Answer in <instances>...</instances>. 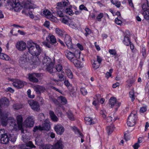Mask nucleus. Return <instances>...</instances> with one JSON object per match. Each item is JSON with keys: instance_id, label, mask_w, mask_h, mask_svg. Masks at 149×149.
Segmentation results:
<instances>
[{"instance_id": "nucleus-1", "label": "nucleus", "mask_w": 149, "mask_h": 149, "mask_svg": "<svg viewBox=\"0 0 149 149\" xmlns=\"http://www.w3.org/2000/svg\"><path fill=\"white\" fill-rule=\"evenodd\" d=\"M27 48L28 52L33 56H35L33 60L34 63L38 62L40 61L38 56L42 52V49L40 45L36 43H34L31 40H29L27 42Z\"/></svg>"}, {"instance_id": "nucleus-2", "label": "nucleus", "mask_w": 149, "mask_h": 149, "mask_svg": "<svg viewBox=\"0 0 149 149\" xmlns=\"http://www.w3.org/2000/svg\"><path fill=\"white\" fill-rule=\"evenodd\" d=\"M68 0H67L66 1L57 3L56 6L54 9L53 13L56 14L59 17H63V13L64 12L70 15H73L74 13L71 9L67 8L65 9V7L68 4Z\"/></svg>"}, {"instance_id": "nucleus-3", "label": "nucleus", "mask_w": 149, "mask_h": 149, "mask_svg": "<svg viewBox=\"0 0 149 149\" xmlns=\"http://www.w3.org/2000/svg\"><path fill=\"white\" fill-rule=\"evenodd\" d=\"M63 142L59 140L53 146L50 144H44L41 145L40 147L41 149H63Z\"/></svg>"}, {"instance_id": "nucleus-4", "label": "nucleus", "mask_w": 149, "mask_h": 149, "mask_svg": "<svg viewBox=\"0 0 149 149\" xmlns=\"http://www.w3.org/2000/svg\"><path fill=\"white\" fill-rule=\"evenodd\" d=\"M7 2L8 5L11 6L16 11H20L23 8L19 0H8Z\"/></svg>"}, {"instance_id": "nucleus-5", "label": "nucleus", "mask_w": 149, "mask_h": 149, "mask_svg": "<svg viewBox=\"0 0 149 149\" xmlns=\"http://www.w3.org/2000/svg\"><path fill=\"white\" fill-rule=\"evenodd\" d=\"M17 120V124L15 120H12L11 121L10 125L13 127L14 128H16L17 126L18 128L20 130L22 128V123H23V118L22 116L21 115H18L16 117Z\"/></svg>"}, {"instance_id": "nucleus-6", "label": "nucleus", "mask_w": 149, "mask_h": 149, "mask_svg": "<svg viewBox=\"0 0 149 149\" xmlns=\"http://www.w3.org/2000/svg\"><path fill=\"white\" fill-rule=\"evenodd\" d=\"M9 134L4 133L3 129L0 130V142L3 144H7L9 142Z\"/></svg>"}, {"instance_id": "nucleus-7", "label": "nucleus", "mask_w": 149, "mask_h": 149, "mask_svg": "<svg viewBox=\"0 0 149 149\" xmlns=\"http://www.w3.org/2000/svg\"><path fill=\"white\" fill-rule=\"evenodd\" d=\"M137 116L135 113L132 112L129 116L127 121V124L128 126L132 127L135 124Z\"/></svg>"}, {"instance_id": "nucleus-8", "label": "nucleus", "mask_w": 149, "mask_h": 149, "mask_svg": "<svg viewBox=\"0 0 149 149\" xmlns=\"http://www.w3.org/2000/svg\"><path fill=\"white\" fill-rule=\"evenodd\" d=\"M31 108L34 111H39L40 110V107L38 102L33 100H30L28 101Z\"/></svg>"}, {"instance_id": "nucleus-9", "label": "nucleus", "mask_w": 149, "mask_h": 149, "mask_svg": "<svg viewBox=\"0 0 149 149\" xmlns=\"http://www.w3.org/2000/svg\"><path fill=\"white\" fill-rule=\"evenodd\" d=\"M43 68L45 70L49 67L51 64H54L52 62L51 59L48 56H45L42 61Z\"/></svg>"}, {"instance_id": "nucleus-10", "label": "nucleus", "mask_w": 149, "mask_h": 149, "mask_svg": "<svg viewBox=\"0 0 149 149\" xmlns=\"http://www.w3.org/2000/svg\"><path fill=\"white\" fill-rule=\"evenodd\" d=\"M109 104L110 107L111 108L114 106L116 107L117 109L120 107L121 103L116 100V98L114 97H111L109 100Z\"/></svg>"}, {"instance_id": "nucleus-11", "label": "nucleus", "mask_w": 149, "mask_h": 149, "mask_svg": "<svg viewBox=\"0 0 149 149\" xmlns=\"http://www.w3.org/2000/svg\"><path fill=\"white\" fill-rule=\"evenodd\" d=\"M28 63L26 58V56L24 55L20 57L19 60V63L22 68H25Z\"/></svg>"}, {"instance_id": "nucleus-12", "label": "nucleus", "mask_w": 149, "mask_h": 149, "mask_svg": "<svg viewBox=\"0 0 149 149\" xmlns=\"http://www.w3.org/2000/svg\"><path fill=\"white\" fill-rule=\"evenodd\" d=\"M34 123V120L33 117L29 116L26 118L25 120L24 123L27 127H32Z\"/></svg>"}, {"instance_id": "nucleus-13", "label": "nucleus", "mask_w": 149, "mask_h": 149, "mask_svg": "<svg viewBox=\"0 0 149 149\" xmlns=\"http://www.w3.org/2000/svg\"><path fill=\"white\" fill-rule=\"evenodd\" d=\"M65 35L64 39L65 42L69 49H71L73 47L71 37L66 33Z\"/></svg>"}, {"instance_id": "nucleus-14", "label": "nucleus", "mask_w": 149, "mask_h": 149, "mask_svg": "<svg viewBox=\"0 0 149 149\" xmlns=\"http://www.w3.org/2000/svg\"><path fill=\"white\" fill-rule=\"evenodd\" d=\"M17 49L19 51H23L27 47L26 43L23 41L18 42L16 45Z\"/></svg>"}, {"instance_id": "nucleus-15", "label": "nucleus", "mask_w": 149, "mask_h": 149, "mask_svg": "<svg viewBox=\"0 0 149 149\" xmlns=\"http://www.w3.org/2000/svg\"><path fill=\"white\" fill-rule=\"evenodd\" d=\"M142 8L144 11L143 13L144 18L146 19H149V9L148 8V6L146 4H143L142 6Z\"/></svg>"}, {"instance_id": "nucleus-16", "label": "nucleus", "mask_w": 149, "mask_h": 149, "mask_svg": "<svg viewBox=\"0 0 149 149\" xmlns=\"http://www.w3.org/2000/svg\"><path fill=\"white\" fill-rule=\"evenodd\" d=\"M40 74L39 73H33L32 74H29V79L30 81L33 82L37 83L38 81V79L36 78H38L40 77Z\"/></svg>"}, {"instance_id": "nucleus-17", "label": "nucleus", "mask_w": 149, "mask_h": 149, "mask_svg": "<svg viewBox=\"0 0 149 149\" xmlns=\"http://www.w3.org/2000/svg\"><path fill=\"white\" fill-rule=\"evenodd\" d=\"M54 129L56 133L60 135H62L65 131V129L63 126L59 124H57L54 126Z\"/></svg>"}, {"instance_id": "nucleus-18", "label": "nucleus", "mask_w": 149, "mask_h": 149, "mask_svg": "<svg viewBox=\"0 0 149 149\" xmlns=\"http://www.w3.org/2000/svg\"><path fill=\"white\" fill-rule=\"evenodd\" d=\"M33 89L37 94H40L41 93L43 92L45 90V88L40 85L35 86Z\"/></svg>"}, {"instance_id": "nucleus-19", "label": "nucleus", "mask_w": 149, "mask_h": 149, "mask_svg": "<svg viewBox=\"0 0 149 149\" xmlns=\"http://www.w3.org/2000/svg\"><path fill=\"white\" fill-rule=\"evenodd\" d=\"M9 104V101L6 97L1 98L0 100V107H7Z\"/></svg>"}, {"instance_id": "nucleus-20", "label": "nucleus", "mask_w": 149, "mask_h": 149, "mask_svg": "<svg viewBox=\"0 0 149 149\" xmlns=\"http://www.w3.org/2000/svg\"><path fill=\"white\" fill-rule=\"evenodd\" d=\"M0 118H1V122L2 125L4 126H6L7 125V121L8 120V117L6 115L4 114L1 112V110H0Z\"/></svg>"}, {"instance_id": "nucleus-21", "label": "nucleus", "mask_w": 149, "mask_h": 149, "mask_svg": "<svg viewBox=\"0 0 149 149\" xmlns=\"http://www.w3.org/2000/svg\"><path fill=\"white\" fill-rule=\"evenodd\" d=\"M13 85L15 87L21 88L23 87L24 84L22 81L19 80H17L13 82Z\"/></svg>"}, {"instance_id": "nucleus-22", "label": "nucleus", "mask_w": 149, "mask_h": 149, "mask_svg": "<svg viewBox=\"0 0 149 149\" xmlns=\"http://www.w3.org/2000/svg\"><path fill=\"white\" fill-rule=\"evenodd\" d=\"M22 133V139L23 141L26 142V141H27L28 140L30 139V137L27 135V134L28 133L26 131H24L23 129H20Z\"/></svg>"}, {"instance_id": "nucleus-23", "label": "nucleus", "mask_w": 149, "mask_h": 149, "mask_svg": "<svg viewBox=\"0 0 149 149\" xmlns=\"http://www.w3.org/2000/svg\"><path fill=\"white\" fill-rule=\"evenodd\" d=\"M42 130L46 131L49 130L50 129V125L49 122L47 120L45 121L44 123L42 124Z\"/></svg>"}, {"instance_id": "nucleus-24", "label": "nucleus", "mask_w": 149, "mask_h": 149, "mask_svg": "<svg viewBox=\"0 0 149 149\" xmlns=\"http://www.w3.org/2000/svg\"><path fill=\"white\" fill-rule=\"evenodd\" d=\"M52 75H54L57 72L56 69L55 67H54V64H51L49 67L46 70Z\"/></svg>"}, {"instance_id": "nucleus-25", "label": "nucleus", "mask_w": 149, "mask_h": 149, "mask_svg": "<svg viewBox=\"0 0 149 149\" xmlns=\"http://www.w3.org/2000/svg\"><path fill=\"white\" fill-rule=\"evenodd\" d=\"M65 54L68 58L71 61L74 58L75 56L74 54L73 53L68 50H66L65 52Z\"/></svg>"}, {"instance_id": "nucleus-26", "label": "nucleus", "mask_w": 149, "mask_h": 149, "mask_svg": "<svg viewBox=\"0 0 149 149\" xmlns=\"http://www.w3.org/2000/svg\"><path fill=\"white\" fill-rule=\"evenodd\" d=\"M55 30L56 33L60 37H62L63 35H65L66 33L64 30H61L58 28H56Z\"/></svg>"}, {"instance_id": "nucleus-27", "label": "nucleus", "mask_w": 149, "mask_h": 149, "mask_svg": "<svg viewBox=\"0 0 149 149\" xmlns=\"http://www.w3.org/2000/svg\"><path fill=\"white\" fill-rule=\"evenodd\" d=\"M49 114L52 120L54 122H56L58 120L57 117L55 114L54 111H49Z\"/></svg>"}, {"instance_id": "nucleus-28", "label": "nucleus", "mask_w": 149, "mask_h": 149, "mask_svg": "<svg viewBox=\"0 0 149 149\" xmlns=\"http://www.w3.org/2000/svg\"><path fill=\"white\" fill-rule=\"evenodd\" d=\"M84 120L86 124L87 125H93L95 123L94 122L93 120V119L91 118L85 117Z\"/></svg>"}, {"instance_id": "nucleus-29", "label": "nucleus", "mask_w": 149, "mask_h": 149, "mask_svg": "<svg viewBox=\"0 0 149 149\" xmlns=\"http://www.w3.org/2000/svg\"><path fill=\"white\" fill-rule=\"evenodd\" d=\"M65 72L67 77L70 79H72L73 77V74L71 70L69 69H66Z\"/></svg>"}, {"instance_id": "nucleus-30", "label": "nucleus", "mask_w": 149, "mask_h": 149, "mask_svg": "<svg viewBox=\"0 0 149 149\" xmlns=\"http://www.w3.org/2000/svg\"><path fill=\"white\" fill-rule=\"evenodd\" d=\"M0 58L6 61H8L10 59V57L8 55L3 53L1 54Z\"/></svg>"}, {"instance_id": "nucleus-31", "label": "nucleus", "mask_w": 149, "mask_h": 149, "mask_svg": "<svg viewBox=\"0 0 149 149\" xmlns=\"http://www.w3.org/2000/svg\"><path fill=\"white\" fill-rule=\"evenodd\" d=\"M123 43L126 46H129L131 43L129 37L127 36H125L123 40Z\"/></svg>"}, {"instance_id": "nucleus-32", "label": "nucleus", "mask_w": 149, "mask_h": 149, "mask_svg": "<svg viewBox=\"0 0 149 149\" xmlns=\"http://www.w3.org/2000/svg\"><path fill=\"white\" fill-rule=\"evenodd\" d=\"M71 62L74 64L76 67H80L81 62L77 59L74 58L71 61Z\"/></svg>"}, {"instance_id": "nucleus-33", "label": "nucleus", "mask_w": 149, "mask_h": 149, "mask_svg": "<svg viewBox=\"0 0 149 149\" xmlns=\"http://www.w3.org/2000/svg\"><path fill=\"white\" fill-rule=\"evenodd\" d=\"M22 107V105L20 103H15L13 105V108L15 110H18Z\"/></svg>"}, {"instance_id": "nucleus-34", "label": "nucleus", "mask_w": 149, "mask_h": 149, "mask_svg": "<svg viewBox=\"0 0 149 149\" xmlns=\"http://www.w3.org/2000/svg\"><path fill=\"white\" fill-rule=\"evenodd\" d=\"M93 63L92 64V66L95 70H96L99 67L100 64L97 62L96 61L93 60Z\"/></svg>"}, {"instance_id": "nucleus-35", "label": "nucleus", "mask_w": 149, "mask_h": 149, "mask_svg": "<svg viewBox=\"0 0 149 149\" xmlns=\"http://www.w3.org/2000/svg\"><path fill=\"white\" fill-rule=\"evenodd\" d=\"M113 125H111L107 127V131L108 133V134H110L113 131Z\"/></svg>"}, {"instance_id": "nucleus-36", "label": "nucleus", "mask_w": 149, "mask_h": 149, "mask_svg": "<svg viewBox=\"0 0 149 149\" xmlns=\"http://www.w3.org/2000/svg\"><path fill=\"white\" fill-rule=\"evenodd\" d=\"M129 94L131 100L132 102H133L135 99L134 91L133 89L130 92Z\"/></svg>"}, {"instance_id": "nucleus-37", "label": "nucleus", "mask_w": 149, "mask_h": 149, "mask_svg": "<svg viewBox=\"0 0 149 149\" xmlns=\"http://www.w3.org/2000/svg\"><path fill=\"white\" fill-rule=\"evenodd\" d=\"M67 113L68 115V117L69 119L72 121L74 120L73 114L71 111H69Z\"/></svg>"}, {"instance_id": "nucleus-38", "label": "nucleus", "mask_w": 149, "mask_h": 149, "mask_svg": "<svg viewBox=\"0 0 149 149\" xmlns=\"http://www.w3.org/2000/svg\"><path fill=\"white\" fill-rule=\"evenodd\" d=\"M49 38L51 43L54 44L56 42V38L54 36L52 35L50 36Z\"/></svg>"}, {"instance_id": "nucleus-39", "label": "nucleus", "mask_w": 149, "mask_h": 149, "mask_svg": "<svg viewBox=\"0 0 149 149\" xmlns=\"http://www.w3.org/2000/svg\"><path fill=\"white\" fill-rule=\"evenodd\" d=\"M26 147H29L30 148H35L36 146L32 142L29 141L27 142H26Z\"/></svg>"}, {"instance_id": "nucleus-40", "label": "nucleus", "mask_w": 149, "mask_h": 149, "mask_svg": "<svg viewBox=\"0 0 149 149\" xmlns=\"http://www.w3.org/2000/svg\"><path fill=\"white\" fill-rule=\"evenodd\" d=\"M42 130V126L40 125L39 126H36L33 129V132H38L39 131H41Z\"/></svg>"}, {"instance_id": "nucleus-41", "label": "nucleus", "mask_w": 149, "mask_h": 149, "mask_svg": "<svg viewBox=\"0 0 149 149\" xmlns=\"http://www.w3.org/2000/svg\"><path fill=\"white\" fill-rule=\"evenodd\" d=\"M111 2L112 3L113 5H114L117 8H119L121 5L120 2V1H114L113 0H111Z\"/></svg>"}, {"instance_id": "nucleus-42", "label": "nucleus", "mask_w": 149, "mask_h": 149, "mask_svg": "<svg viewBox=\"0 0 149 149\" xmlns=\"http://www.w3.org/2000/svg\"><path fill=\"white\" fill-rule=\"evenodd\" d=\"M16 138L15 137H13V135L9 134V141L14 142L16 141Z\"/></svg>"}, {"instance_id": "nucleus-43", "label": "nucleus", "mask_w": 149, "mask_h": 149, "mask_svg": "<svg viewBox=\"0 0 149 149\" xmlns=\"http://www.w3.org/2000/svg\"><path fill=\"white\" fill-rule=\"evenodd\" d=\"M55 67L56 69L57 72L62 71L63 68L61 65L58 64Z\"/></svg>"}, {"instance_id": "nucleus-44", "label": "nucleus", "mask_w": 149, "mask_h": 149, "mask_svg": "<svg viewBox=\"0 0 149 149\" xmlns=\"http://www.w3.org/2000/svg\"><path fill=\"white\" fill-rule=\"evenodd\" d=\"M127 87L130 88L132 86V84L134 83V81L133 80H128L127 81Z\"/></svg>"}, {"instance_id": "nucleus-45", "label": "nucleus", "mask_w": 149, "mask_h": 149, "mask_svg": "<svg viewBox=\"0 0 149 149\" xmlns=\"http://www.w3.org/2000/svg\"><path fill=\"white\" fill-rule=\"evenodd\" d=\"M80 91L81 94L84 95H86L87 93L86 90L84 88H81L80 89Z\"/></svg>"}, {"instance_id": "nucleus-46", "label": "nucleus", "mask_w": 149, "mask_h": 149, "mask_svg": "<svg viewBox=\"0 0 149 149\" xmlns=\"http://www.w3.org/2000/svg\"><path fill=\"white\" fill-rule=\"evenodd\" d=\"M31 4L30 2L29 1H26L25 2L24 5V8L26 9H28V7H29L30 5Z\"/></svg>"}, {"instance_id": "nucleus-47", "label": "nucleus", "mask_w": 149, "mask_h": 149, "mask_svg": "<svg viewBox=\"0 0 149 149\" xmlns=\"http://www.w3.org/2000/svg\"><path fill=\"white\" fill-rule=\"evenodd\" d=\"M62 22V23L66 24H68L69 22H70V19L68 20L67 18H63L61 20Z\"/></svg>"}, {"instance_id": "nucleus-48", "label": "nucleus", "mask_w": 149, "mask_h": 149, "mask_svg": "<svg viewBox=\"0 0 149 149\" xmlns=\"http://www.w3.org/2000/svg\"><path fill=\"white\" fill-rule=\"evenodd\" d=\"M38 118L40 121L44 120L45 119L44 114L42 113H40L38 115Z\"/></svg>"}, {"instance_id": "nucleus-49", "label": "nucleus", "mask_w": 149, "mask_h": 149, "mask_svg": "<svg viewBox=\"0 0 149 149\" xmlns=\"http://www.w3.org/2000/svg\"><path fill=\"white\" fill-rule=\"evenodd\" d=\"M115 22L116 24L118 25H120L122 23V21L120 19V18L119 19L118 17H117L115 19Z\"/></svg>"}, {"instance_id": "nucleus-50", "label": "nucleus", "mask_w": 149, "mask_h": 149, "mask_svg": "<svg viewBox=\"0 0 149 149\" xmlns=\"http://www.w3.org/2000/svg\"><path fill=\"white\" fill-rule=\"evenodd\" d=\"M61 74H58V77L59 79L61 80H64V73L63 71L62 72V71L61 72Z\"/></svg>"}, {"instance_id": "nucleus-51", "label": "nucleus", "mask_w": 149, "mask_h": 149, "mask_svg": "<svg viewBox=\"0 0 149 149\" xmlns=\"http://www.w3.org/2000/svg\"><path fill=\"white\" fill-rule=\"evenodd\" d=\"M103 16V14L102 13H100L96 17V19L98 21H101V19Z\"/></svg>"}, {"instance_id": "nucleus-52", "label": "nucleus", "mask_w": 149, "mask_h": 149, "mask_svg": "<svg viewBox=\"0 0 149 149\" xmlns=\"http://www.w3.org/2000/svg\"><path fill=\"white\" fill-rule=\"evenodd\" d=\"M60 98L62 103H63V104H65L66 103L67 100L65 97L62 96H61L60 97Z\"/></svg>"}, {"instance_id": "nucleus-53", "label": "nucleus", "mask_w": 149, "mask_h": 149, "mask_svg": "<svg viewBox=\"0 0 149 149\" xmlns=\"http://www.w3.org/2000/svg\"><path fill=\"white\" fill-rule=\"evenodd\" d=\"M68 24L69 26L71 27H76L77 26L76 24L73 21H71V20L70 21V22H69Z\"/></svg>"}, {"instance_id": "nucleus-54", "label": "nucleus", "mask_w": 149, "mask_h": 149, "mask_svg": "<svg viewBox=\"0 0 149 149\" xmlns=\"http://www.w3.org/2000/svg\"><path fill=\"white\" fill-rule=\"evenodd\" d=\"M86 33L84 34L85 35L87 36L88 35H89L91 33L90 30L88 28H86L85 29Z\"/></svg>"}, {"instance_id": "nucleus-55", "label": "nucleus", "mask_w": 149, "mask_h": 149, "mask_svg": "<svg viewBox=\"0 0 149 149\" xmlns=\"http://www.w3.org/2000/svg\"><path fill=\"white\" fill-rule=\"evenodd\" d=\"M31 90L30 89H29L27 91V94L28 95L29 97L31 98H33L34 97L35 95H31Z\"/></svg>"}, {"instance_id": "nucleus-56", "label": "nucleus", "mask_w": 149, "mask_h": 149, "mask_svg": "<svg viewBox=\"0 0 149 149\" xmlns=\"http://www.w3.org/2000/svg\"><path fill=\"white\" fill-rule=\"evenodd\" d=\"M79 8L80 10H85L88 11V10L87 9V8L83 4L81 5L80 6Z\"/></svg>"}, {"instance_id": "nucleus-57", "label": "nucleus", "mask_w": 149, "mask_h": 149, "mask_svg": "<svg viewBox=\"0 0 149 149\" xmlns=\"http://www.w3.org/2000/svg\"><path fill=\"white\" fill-rule=\"evenodd\" d=\"M43 14L45 15H50L51 12L49 11L48 10H44L43 12Z\"/></svg>"}, {"instance_id": "nucleus-58", "label": "nucleus", "mask_w": 149, "mask_h": 149, "mask_svg": "<svg viewBox=\"0 0 149 149\" xmlns=\"http://www.w3.org/2000/svg\"><path fill=\"white\" fill-rule=\"evenodd\" d=\"M146 110V107H141L140 110V111L142 113H143Z\"/></svg>"}, {"instance_id": "nucleus-59", "label": "nucleus", "mask_w": 149, "mask_h": 149, "mask_svg": "<svg viewBox=\"0 0 149 149\" xmlns=\"http://www.w3.org/2000/svg\"><path fill=\"white\" fill-rule=\"evenodd\" d=\"M73 53L74 54V56H75L76 55H77V56H79L80 51L79 49H77Z\"/></svg>"}, {"instance_id": "nucleus-60", "label": "nucleus", "mask_w": 149, "mask_h": 149, "mask_svg": "<svg viewBox=\"0 0 149 149\" xmlns=\"http://www.w3.org/2000/svg\"><path fill=\"white\" fill-rule=\"evenodd\" d=\"M42 43L43 45L45 46L48 48H50L51 47V45H50V44L46 42H42Z\"/></svg>"}, {"instance_id": "nucleus-61", "label": "nucleus", "mask_w": 149, "mask_h": 149, "mask_svg": "<svg viewBox=\"0 0 149 149\" xmlns=\"http://www.w3.org/2000/svg\"><path fill=\"white\" fill-rule=\"evenodd\" d=\"M6 91L7 92L9 91L12 93H13L14 90L11 87H8L6 89Z\"/></svg>"}, {"instance_id": "nucleus-62", "label": "nucleus", "mask_w": 149, "mask_h": 149, "mask_svg": "<svg viewBox=\"0 0 149 149\" xmlns=\"http://www.w3.org/2000/svg\"><path fill=\"white\" fill-rule=\"evenodd\" d=\"M139 146H140L138 143H135L133 146V147L134 148V149H138Z\"/></svg>"}, {"instance_id": "nucleus-63", "label": "nucleus", "mask_w": 149, "mask_h": 149, "mask_svg": "<svg viewBox=\"0 0 149 149\" xmlns=\"http://www.w3.org/2000/svg\"><path fill=\"white\" fill-rule=\"evenodd\" d=\"M102 61V59L99 56H97V62L98 63L100 64L101 62Z\"/></svg>"}, {"instance_id": "nucleus-64", "label": "nucleus", "mask_w": 149, "mask_h": 149, "mask_svg": "<svg viewBox=\"0 0 149 149\" xmlns=\"http://www.w3.org/2000/svg\"><path fill=\"white\" fill-rule=\"evenodd\" d=\"M107 122H111L113 121V117L111 116L108 117L107 118Z\"/></svg>"}]
</instances>
